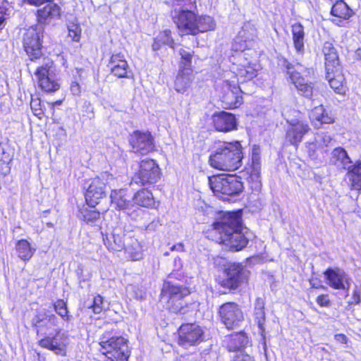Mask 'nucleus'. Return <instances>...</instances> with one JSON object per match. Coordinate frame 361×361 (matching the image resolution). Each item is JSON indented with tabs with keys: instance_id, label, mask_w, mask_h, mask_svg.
I'll return each instance as SVG.
<instances>
[{
	"instance_id": "nucleus-1",
	"label": "nucleus",
	"mask_w": 361,
	"mask_h": 361,
	"mask_svg": "<svg viewBox=\"0 0 361 361\" xmlns=\"http://www.w3.org/2000/svg\"><path fill=\"white\" fill-rule=\"evenodd\" d=\"M241 211L226 212L214 222V230L220 234V243L231 250H240L247 243V240L242 232Z\"/></svg>"
},
{
	"instance_id": "nucleus-2",
	"label": "nucleus",
	"mask_w": 361,
	"mask_h": 361,
	"mask_svg": "<svg viewBox=\"0 0 361 361\" xmlns=\"http://www.w3.org/2000/svg\"><path fill=\"white\" fill-rule=\"evenodd\" d=\"M242 150L239 142H224L209 157L210 166L222 171H235L242 165Z\"/></svg>"
},
{
	"instance_id": "nucleus-3",
	"label": "nucleus",
	"mask_w": 361,
	"mask_h": 361,
	"mask_svg": "<svg viewBox=\"0 0 361 361\" xmlns=\"http://www.w3.org/2000/svg\"><path fill=\"white\" fill-rule=\"evenodd\" d=\"M99 351L111 361H128L130 356L128 341L121 336H114L110 331L100 337Z\"/></svg>"
},
{
	"instance_id": "nucleus-4",
	"label": "nucleus",
	"mask_w": 361,
	"mask_h": 361,
	"mask_svg": "<svg viewBox=\"0 0 361 361\" xmlns=\"http://www.w3.org/2000/svg\"><path fill=\"white\" fill-rule=\"evenodd\" d=\"M189 294V290L185 287L165 283L162 289L161 300H166V307L171 312L185 314L189 312V307L183 298Z\"/></svg>"
},
{
	"instance_id": "nucleus-5",
	"label": "nucleus",
	"mask_w": 361,
	"mask_h": 361,
	"mask_svg": "<svg viewBox=\"0 0 361 361\" xmlns=\"http://www.w3.org/2000/svg\"><path fill=\"white\" fill-rule=\"evenodd\" d=\"M112 180L111 174L104 172L86 182L85 197L90 207H94L99 204V200L106 196L107 186Z\"/></svg>"
},
{
	"instance_id": "nucleus-6",
	"label": "nucleus",
	"mask_w": 361,
	"mask_h": 361,
	"mask_svg": "<svg viewBox=\"0 0 361 361\" xmlns=\"http://www.w3.org/2000/svg\"><path fill=\"white\" fill-rule=\"evenodd\" d=\"M43 27L32 26L23 34V44L31 61L39 59L42 56V39Z\"/></svg>"
},
{
	"instance_id": "nucleus-7",
	"label": "nucleus",
	"mask_w": 361,
	"mask_h": 361,
	"mask_svg": "<svg viewBox=\"0 0 361 361\" xmlns=\"http://www.w3.org/2000/svg\"><path fill=\"white\" fill-rule=\"evenodd\" d=\"M209 185L216 196H220V195H235L241 192L243 188V183L239 178L232 175L209 178Z\"/></svg>"
},
{
	"instance_id": "nucleus-8",
	"label": "nucleus",
	"mask_w": 361,
	"mask_h": 361,
	"mask_svg": "<svg viewBox=\"0 0 361 361\" xmlns=\"http://www.w3.org/2000/svg\"><path fill=\"white\" fill-rule=\"evenodd\" d=\"M32 324L36 329L37 334L44 336L56 333L59 319L49 310L43 308L39 310L32 319Z\"/></svg>"
},
{
	"instance_id": "nucleus-9",
	"label": "nucleus",
	"mask_w": 361,
	"mask_h": 361,
	"mask_svg": "<svg viewBox=\"0 0 361 361\" xmlns=\"http://www.w3.org/2000/svg\"><path fill=\"white\" fill-rule=\"evenodd\" d=\"M160 169L158 164L152 159L142 160L140 164V169L132 178L130 185H145L153 184L160 178Z\"/></svg>"
},
{
	"instance_id": "nucleus-10",
	"label": "nucleus",
	"mask_w": 361,
	"mask_h": 361,
	"mask_svg": "<svg viewBox=\"0 0 361 361\" xmlns=\"http://www.w3.org/2000/svg\"><path fill=\"white\" fill-rule=\"evenodd\" d=\"M68 336L65 332H61V329H56V333L54 336H44L39 341V345L44 348L53 351L56 355H66L67 346L68 345Z\"/></svg>"
},
{
	"instance_id": "nucleus-11",
	"label": "nucleus",
	"mask_w": 361,
	"mask_h": 361,
	"mask_svg": "<svg viewBox=\"0 0 361 361\" xmlns=\"http://www.w3.org/2000/svg\"><path fill=\"white\" fill-rule=\"evenodd\" d=\"M203 330L195 324H185L178 330V344L185 348L197 345L203 340Z\"/></svg>"
},
{
	"instance_id": "nucleus-12",
	"label": "nucleus",
	"mask_w": 361,
	"mask_h": 361,
	"mask_svg": "<svg viewBox=\"0 0 361 361\" xmlns=\"http://www.w3.org/2000/svg\"><path fill=\"white\" fill-rule=\"evenodd\" d=\"M242 90L239 86L231 85L228 81L222 85V96L221 97L222 107L224 109H235L243 103Z\"/></svg>"
},
{
	"instance_id": "nucleus-13",
	"label": "nucleus",
	"mask_w": 361,
	"mask_h": 361,
	"mask_svg": "<svg viewBox=\"0 0 361 361\" xmlns=\"http://www.w3.org/2000/svg\"><path fill=\"white\" fill-rule=\"evenodd\" d=\"M222 322L228 329H233L243 320V314L238 305L234 302H226L219 308Z\"/></svg>"
},
{
	"instance_id": "nucleus-14",
	"label": "nucleus",
	"mask_w": 361,
	"mask_h": 361,
	"mask_svg": "<svg viewBox=\"0 0 361 361\" xmlns=\"http://www.w3.org/2000/svg\"><path fill=\"white\" fill-rule=\"evenodd\" d=\"M324 275L330 287L337 290L348 289L350 279L343 270L338 268H328Z\"/></svg>"
},
{
	"instance_id": "nucleus-15",
	"label": "nucleus",
	"mask_w": 361,
	"mask_h": 361,
	"mask_svg": "<svg viewBox=\"0 0 361 361\" xmlns=\"http://www.w3.org/2000/svg\"><path fill=\"white\" fill-rule=\"evenodd\" d=\"M172 17L173 22L181 32L193 35L197 16L192 9L173 13Z\"/></svg>"
},
{
	"instance_id": "nucleus-16",
	"label": "nucleus",
	"mask_w": 361,
	"mask_h": 361,
	"mask_svg": "<svg viewBox=\"0 0 361 361\" xmlns=\"http://www.w3.org/2000/svg\"><path fill=\"white\" fill-rule=\"evenodd\" d=\"M260 149L254 145L252 150V171L250 173V188L253 192L258 193L262 188L260 171Z\"/></svg>"
},
{
	"instance_id": "nucleus-17",
	"label": "nucleus",
	"mask_w": 361,
	"mask_h": 361,
	"mask_svg": "<svg viewBox=\"0 0 361 361\" xmlns=\"http://www.w3.org/2000/svg\"><path fill=\"white\" fill-rule=\"evenodd\" d=\"M243 267L240 264L230 263L224 269L226 279L220 283L223 287L230 289L237 288L243 281Z\"/></svg>"
},
{
	"instance_id": "nucleus-18",
	"label": "nucleus",
	"mask_w": 361,
	"mask_h": 361,
	"mask_svg": "<svg viewBox=\"0 0 361 361\" xmlns=\"http://www.w3.org/2000/svg\"><path fill=\"white\" fill-rule=\"evenodd\" d=\"M36 16L38 27H43L42 26L49 25L53 20L60 18L61 8L51 0L44 7L38 9Z\"/></svg>"
},
{
	"instance_id": "nucleus-19",
	"label": "nucleus",
	"mask_w": 361,
	"mask_h": 361,
	"mask_svg": "<svg viewBox=\"0 0 361 361\" xmlns=\"http://www.w3.org/2000/svg\"><path fill=\"white\" fill-rule=\"evenodd\" d=\"M111 73L119 78H128L130 73V67L125 56L121 53L113 54L108 63Z\"/></svg>"
},
{
	"instance_id": "nucleus-20",
	"label": "nucleus",
	"mask_w": 361,
	"mask_h": 361,
	"mask_svg": "<svg viewBox=\"0 0 361 361\" xmlns=\"http://www.w3.org/2000/svg\"><path fill=\"white\" fill-rule=\"evenodd\" d=\"M49 64L45 63L38 67L35 72L39 87L47 92H55L59 89V83L51 78L49 73Z\"/></svg>"
},
{
	"instance_id": "nucleus-21",
	"label": "nucleus",
	"mask_w": 361,
	"mask_h": 361,
	"mask_svg": "<svg viewBox=\"0 0 361 361\" xmlns=\"http://www.w3.org/2000/svg\"><path fill=\"white\" fill-rule=\"evenodd\" d=\"M103 240L108 250L121 251L124 248V233L121 228H115L111 233L103 234Z\"/></svg>"
},
{
	"instance_id": "nucleus-22",
	"label": "nucleus",
	"mask_w": 361,
	"mask_h": 361,
	"mask_svg": "<svg viewBox=\"0 0 361 361\" xmlns=\"http://www.w3.org/2000/svg\"><path fill=\"white\" fill-rule=\"evenodd\" d=\"M214 125L217 131L227 133L236 127V120L234 115L221 111L214 116Z\"/></svg>"
},
{
	"instance_id": "nucleus-23",
	"label": "nucleus",
	"mask_w": 361,
	"mask_h": 361,
	"mask_svg": "<svg viewBox=\"0 0 361 361\" xmlns=\"http://www.w3.org/2000/svg\"><path fill=\"white\" fill-rule=\"evenodd\" d=\"M287 68L290 79L298 92L305 97L312 98L314 91L312 84L307 82L305 79L301 77L300 73L291 71L289 66H287Z\"/></svg>"
},
{
	"instance_id": "nucleus-24",
	"label": "nucleus",
	"mask_w": 361,
	"mask_h": 361,
	"mask_svg": "<svg viewBox=\"0 0 361 361\" xmlns=\"http://www.w3.org/2000/svg\"><path fill=\"white\" fill-rule=\"evenodd\" d=\"M326 71V78L329 81L331 87L338 94H343L345 92V78L341 71L340 66L331 71Z\"/></svg>"
},
{
	"instance_id": "nucleus-25",
	"label": "nucleus",
	"mask_w": 361,
	"mask_h": 361,
	"mask_svg": "<svg viewBox=\"0 0 361 361\" xmlns=\"http://www.w3.org/2000/svg\"><path fill=\"white\" fill-rule=\"evenodd\" d=\"M331 162L336 167L347 171L354 164L347 152L342 147H336L333 150Z\"/></svg>"
},
{
	"instance_id": "nucleus-26",
	"label": "nucleus",
	"mask_w": 361,
	"mask_h": 361,
	"mask_svg": "<svg viewBox=\"0 0 361 361\" xmlns=\"http://www.w3.org/2000/svg\"><path fill=\"white\" fill-rule=\"evenodd\" d=\"M129 142L133 151L141 154H147L154 147L152 137H131Z\"/></svg>"
},
{
	"instance_id": "nucleus-27",
	"label": "nucleus",
	"mask_w": 361,
	"mask_h": 361,
	"mask_svg": "<svg viewBox=\"0 0 361 361\" xmlns=\"http://www.w3.org/2000/svg\"><path fill=\"white\" fill-rule=\"evenodd\" d=\"M345 179L352 190H361V161H355L353 166L347 171Z\"/></svg>"
},
{
	"instance_id": "nucleus-28",
	"label": "nucleus",
	"mask_w": 361,
	"mask_h": 361,
	"mask_svg": "<svg viewBox=\"0 0 361 361\" xmlns=\"http://www.w3.org/2000/svg\"><path fill=\"white\" fill-rule=\"evenodd\" d=\"M322 52L325 58L326 70L331 71L339 66L338 56L332 43L325 42L323 45Z\"/></svg>"
},
{
	"instance_id": "nucleus-29",
	"label": "nucleus",
	"mask_w": 361,
	"mask_h": 361,
	"mask_svg": "<svg viewBox=\"0 0 361 361\" xmlns=\"http://www.w3.org/2000/svg\"><path fill=\"white\" fill-rule=\"evenodd\" d=\"M110 197L111 204L118 209L126 210L130 204V197L126 189L112 190Z\"/></svg>"
},
{
	"instance_id": "nucleus-30",
	"label": "nucleus",
	"mask_w": 361,
	"mask_h": 361,
	"mask_svg": "<svg viewBox=\"0 0 361 361\" xmlns=\"http://www.w3.org/2000/svg\"><path fill=\"white\" fill-rule=\"evenodd\" d=\"M331 14L339 19H333V22L339 26H343L341 23L348 20L353 15V11L343 1H337L331 8Z\"/></svg>"
},
{
	"instance_id": "nucleus-31",
	"label": "nucleus",
	"mask_w": 361,
	"mask_h": 361,
	"mask_svg": "<svg viewBox=\"0 0 361 361\" xmlns=\"http://www.w3.org/2000/svg\"><path fill=\"white\" fill-rule=\"evenodd\" d=\"M123 249L127 257L132 260H139L142 257L141 246L135 238H128L125 241Z\"/></svg>"
},
{
	"instance_id": "nucleus-32",
	"label": "nucleus",
	"mask_w": 361,
	"mask_h": 361,
	"mask_svg": "<svg viewBox=\"0 0 361 361\" xmlns=\"http://www.w3.org/2000/svg\"><path fill=\"white\" fill-rule=\"evenodd\" d=\"M255 319L257 323L259 328V333L264 338V334L265 328L264 326L265 321V312H264V302L262 298H257L255 304Z\"/></svg>"
},
{
	"instance_id": "nucleus-33",
	"label": "nucleus",
	"mask_w": 361,
	"mask_h": 361,
	"mask_svg": "<svg viewBox=\"0 0 361 361\" xmlns=\"http://www.w3.org/2000/svg\"><path fill=\"white\" fill-rule=\"evenodd\" d=\"M192 80V71H179L174 82V88L178 92L183 93L190 86Z\"/></svg>"
},
{
	"instance_id": "nucleus-34",
	"label": "nucleus",
	"mask_w": 361,
	"mask_h": 361,
	"mask_svg": "<svg viewBox=\"0 0 361 361\" xmlns=\"http://www.w3.org/2000/svg\"><path fill=\"white\" fill-rule=\"evenodd\" d=\"M216 23L214 19L209 16H202L196 18L195 27L193 35L200 32H204L212 30L215 28Z\"/></svg>"
},
{
	"instance_id": "nucleus-35",
	"label": "nucleus",
	"mask_w": 361,
	"mask_h": 361,
	"mask_svg": "<svg viewBox=\"0 0 361 361\" xmlns=\"http://www.w3.org/2000/svg\"><path fill=\"white\" fill-rule=\"evenodd\" d=\"M310 118L315 126L318 124L331 123L334 119L326 112L322 105L317 106L311 112Z\"/></svg>"
},
{
	"instance_id": "nucleus-36",
	"label": "nucleus",
	"mask_w": 361,
	"mask_h": 361,
	"mask_svg": "<svg viewBox=\"0 0 361 361\" xmlns=\"http://www.w3.org/2000/svg\"><path fill=\"white\" fill-rule=\"evenodd\" d=\"M16 250L18 257L24 261L29 260L35 251V249L32 248L26 240H18L16 245Z\"/></svg>"
},
{
	"instance_id": "nucleus-37",
	"label": "nucleus",
	"mask_w": 361,
	"mask_h": 361,
	"mask_svg": "<svg viewBox=\"0 0 361 361\" xmlns=\"http://www.w3.org/2000/svg\"><path fill=\"white\" fill-rule=\"evenodd\" d=\"M133 200L136 204L144 207H149L154 204L152 194L150 191L145 189L135 193Z\"/></svg>"
},
{
	"instance_id": "nucleus-38",
	"label": "nucleus",
	"mask_w": 361,
	"mask_h": 361,
	"mask_svg": "<svg viewBox=\"0 0 361 361\" xmlns=\"http://www.w3.org/2000/svg\"><path fill=\"white\" fill-rule=\"evenodd\" d=\"M292 34L294 46L298 51H301L304 47L305 32L303 27L300 23L292 25Z\"/></svg>"
},
{
	"instance_id": "nucleus-39",
	"label": "nucleus",
	"mask_w": 361,
	"mask_h": 361,
	"mask_svg": "<svg viewBox=\"0 0 361 361\" xmlns=\"http://www.w3.org/2000/svg\"><path fill=\"white\" fill-rule=\"evenodd\" d=\"M180 56V70L192 71V59L194 51L190 49L180 48L178 51Z\"/></svg>"
},
{
	"instance_id": "nucleus-40",
	"label": "nucleus",
	"mask_w": 361,
	"mask_h": 361,
	"mask_svg": "<svg viewBox=\"0 0 361 361\" xmlns=\"http://www.w3.org/2000/svg\"><path fill=\"white\" fill-rule=\"evenodd\" d=\"M195 7V2L192 0H173L171 14L192 9Z\"/></svg>"
},
{
	"instance_id": "nucleus-41",
	"label": "nucleus",
	"mask_w": 361,
	"mask_h": 361,
	"mask_svg": "<svg viewBox=\"0 0 361 361\" xmlns=\"http://www.w3.org/2000/svg\"><path fill=\"white\" fill-rule=\"evenodd\" d=\"M54 309L56 314L59 315L61 319L66 322H69L71 319V315L68 313L66 302L63 300H57L54 303Z\"/></svg>"
},
{
	"instance_id": "nucleus-42",
	"label": "nucleus",
	"mask_w": 361,
	"mask_h": 361,
	"mask_svg": "<svg viewBox=\"0 0 361 361\" xmlns=\"http://www.w3.org/2000/svg\"><path fill=\"white\" fill-rule=\"evenodd\" d=\"M247 40L245 31L240 32L234 39L232 49L235 51L243 52L247 48Z\"/></svg>"
},
{
	"instance_id": "nucleus-43",
	"label": "nucleus",
	"mask_w": 361,
	"mask_h": 361,
	"mask_svg": "<svg viewBox=\"0 0 361 361\" xmlns=\"http://www.w3.org/2000/svg\"><path fill=\"white\" fill-rule=\"evenodd\" d=\"M80 217L87 224H93L100 218V213L96 210L83 209L80 212Z\"/></svg>"
},
{
	"instance_id": "nucleus-44",
	"label": "nucleus",
	"mask_w": 361,
	"mask_h": 361,
	"mask_svg": "<svg viewBox=\"0 0 361 361\" xmlns=\"http://www.w3.org/2000/svg\"><path fill=\"white\" fill-rule=\"evenodd\" d=\"M13 9L8 2H2L0 4V28L4 26L5 21L10 18Z\"/></svg>"
},
{
	"instance_id": "nucleus-45",
	"label": "nucleus",
	"mask_w": 361,
	"mask_h": 361,
	"mask_svg": "<svg viewBox=\"0 0 361 361\" xmlns=\"http://www.w3.org/2000/svg\"><path fill=\"white\" fill-rule=\"evenodd\" d=\"M291 128L288 130L289 134L293 135H303L307 133L309 127L307 124L302 121H297L294 123H290Z\"/></svg>"
},
{
	"instance_id": "nucleus-46",
	"label": "nucleus",
	"mask_w": 361,
	"mask_h": 361,
	"mask_svg": "<svg viewBox=\"0 0 361 361\" xmlns=\"http://www.w3.org/2000/svg\"><path fill=\"white\" fill-rule=\"evenodd\" d=\"M126 210L127 211V214L135 221H138L139 217H142V219H147L149 216V214L147 212L141 209L138 207H128Z\"/></svg>"
},
{
	"instance_id": "nucleus-47",
	"label": "nucleus",
	"mask_w": 361,
	"mask_h": 361,
	"mask_svg": "<svg viewBox=\"0 0 361 361\" xmlns=\"http://www.w3.org/2000/svg\"><path fill=\"white\" fill-rule=\"evenodd\" d=\"M68 37L75 42H79L81 35V29L78 23H69L68 24Z\"/></svg>"
},
{
	"instance_id": "nucleus-48",
	"label": "nucleus",
	"mask_w": 361,
	"mask_h": 361,
	"mask_svg": "<svg viewBox=\"0 0 361 361\" xmlns=\"http://www.w3.org/2000/svg\"><path fill=\"white\" fill-rule=\"evenodd\" d=\"M30 108L35 116L41 118L44 115V108L42 105L41 100L38 97L31 98Z\"/></svg>"
},
{
	"instance_id": "nucleus-49",
	"label": "nucleus",
	"mask_w": 361,
	"mask_h": 361,
	"mask_svg": "<svg viewBox=\"0 0 361 361\" xmlns=\"http://www.w3.org/2000/svg\"><path fill=\"white\" fill-rule=\"evenodd\" d=\"M159 36V40H161L163 44H166L171 47H173V39L171 36V31L166 30L162 32H160Z\"/></svg>"
},
{
	"instance_id": "nucleus-50",
	"label": "nucleus",
	"mask_w": 361,
	"mask_h": 361,
	"mask_svg": "<svg viewBox=\"0 0 361 361\" xmlns=\"http://www.w3.org/2000/svg\"><path fill=\"white\" fill-rule=\"evenodd\" d=\"M104 301L103 298L98 295L94 298L93 304L92 305V308L93 312L95 314H99L104 310Z\"/></svg>"
},
{
	"instance_id": "nucleus-51",
	"label": "nucleus",
	"mask_w": 361,
	"mask_h": 361,
	"mask_svg": "<svg viewBox=\"0 0 361 361\" xmlns=\"http://www.w3.org/2000/svg\"><path fill=\"white\" fill-rule=\"evenodd\" d=\"M316 302L321 307H328L331 305V301L327 294L319 295L316 299Z\"/></svg>"
},
{
	"instance_id": "nucleus-52",
	"label": "nucleus",
	"mask_w": 361,
	"mask_h": 361,
	"mask_svg": "<svg viewBox=\"0 0 361 361\" xmlns=\"http://www.w3.org/2000/svg\"><path fill=\"white\" fill-rule=\"evenodd\" d=\"M130 288L133 291V297L135 299L137 300H142L145 298L146 294L142 290L135 286H132Z\"/></svg>"
},
{
	"instance_id": "nucleus-53",
	"label": "nucleus",
	"mask_w": 361,
	"mask_h": 361,
	"mask_svg": "<svg viewBox=\"0 0 361 361\" xmlns=\"http://www.w3.org/2000/svg\"><path fill=\"white\" fill-rule=\"evenodd\" d=\"M361 301V293L360 290L357 288H355L353 290V295L351 298V301L349 302L350 305H357Z\"/></svg>"
},
{
	"instance_id": "nucleus-54",
	"label": "nucleus",
	"mask_w": 361,
	"mask_h": 361,
	"mask_svg": "<svg viewBox=\"0 0 361 361\" xmlns=\"http://www.w3.org/2000/svg\"><path fill=\"white\" fill-rule=\"evenodd\" d=\"M247 355L245 353L244 350L239 349L233 358V361H247Z\"/></svg>"
},
{
	"instance_id": "nucleus-55",
	"label": "nucleus",
	"mask_w": 361,
	"mask_h": 361,
	"mask_svg": "<svg viewBox=\"0 0 361 361\" xmlns=\"http://www.w3.org/2000/svg\"><path fill=\"white\" fill-rule=\"evenodd\" d=\"M70 90L73 95L79 96L81 92V87L78 82H73L71 85Z\"/></svg>"
},
{
	"instance_id": "nucleus-56",
	"label": "nucleus",
	"mask_w": 361,
	"mask_h": 361,
	"mask_svg": "<svg viewBox=\"0 0 361 361\" xmlns=\"http://www.w3.org/2000/svg\"><path fill=\"white\" fill-rule=\"evenodd\" d=\"M160 226L159 221L158 220L154 219L149 224L144 225L145 226V229L147 231H155Z\"/></svg>"
},
{
	"instance_id": "nucleus-57",
	"label": "nucleus",
	"mask_w": 361,
	"mask_h": 361,
	"mask_svg": "<svg viewBox=\"0 0 361 361\" xmlns=\"http://www.w3.org/2000/svg\"><path fill=\"white\" fill-rule=\"evenodd\" d=\"M51 0H23V1L29 5L39 6L43 4L48 3Z\"/></svg>"
},
{
	"instance_id": "nucleus-58",
	"label": "nucleus",
	"mask_w": 361,
	"mask_h": 361,
	"mask_svg": "<svg viewBox=\"0 0 361 361\" xmlns=\"http://www.w3.org/2000/svg\"><path fill=\"white\" fill-rule=\"evenodd\" d=\"M163 44L161 42V40H159V36H157L154 41V43L152 44V49L154 51H157L160 49L161 45Z\"/></svg>"
},
{
	"instance_id": "nucleus-59",
	"label": "nucleus",
	"mask_w": 361,
	"mask_h": 361,
	"mask_svg": "<svg viewBox=\"0 0 361 361\" xmlns=\"http://www.w3.org/2000/svg\"><path fill=\"white\" fill-rule=\"evenodd\" d=\"M171 251L176 250L178 252H183V251H184V245L182 243H178L177 245H174L172 247H171Z\"/></svg>"
},
{
	"instance_id": "nucleus-60",
	"label": "nucleus",
	"mask_w": 361,
	"mask_h": 361,
	"mask_svg": "<svg viewBox=\"0 0 361 361\" xmlns=\"http://www.w3.org/2000/svg\"><path fill=\"white\" fill-rule=\"evenodd\" d=\"M262 202H261L259 200H257V202H256V203H255V207H256V209H252V212H255L256 210L259 209L262 207Z\"/></svg>"
},
{
	"instance_id": "nucleus-61",
	"label": "nucleus",
	"mask_w": 361,
	"mask_h": 361,
	"mask_svg": "<svg viewBox=\"0 0 361 361\" xmlns=\"http://www.w3.org/2000/svg\"><path fill=\"white\" fill-rule=\"evenodd\" d=\"M310 285H311V286H312V288H318L319 287V286L317 285V284L313 281V280H310Z\"/></svg>"
},
{
	"instance_id": "nucleus-62",
	"label": "nucleus",
	"mask_w": 361,
	"mask_h": 361,
	"mask_svg": "<svg viewBox=\"0 0 361 361\" xmlns=\"http://www.w3.org/2000/svg\"><path fill=\"white\" fill-rule=\"evenodd\" d=\"M254 260H255V257H250V259H249L250 264V263H252V262H253Z\"/></svg>"
},
{
	"instance_id": "nucleus-63",
	"label": "nucleus",
	"mask_w": 361,
	"mask_h": 361,
	"mask_svg": "<svg viewBox=\"0 0 361 361\" xmlns=\"http://www.w3.org/2000/svg\"><path fill=\"white\" fill-rule=\"evenodd\" d=\"M338 336L341 337L343 339H345V336L343 334L338 335Z\"/></svg>"
},
{
	"instance_id": "nucleus-64",
	"label": "nucleus",
	"mask_w": 361,
	"mask_h": 361,
	"mask_svg": "<svg viewBox=\"0 0 361 361\" xmlns=\"http://www.w3.org/2000/svg\"><path fill=\"white\" fill-rule=\"evenodd\" d=\"M357 54L361 56V50L360 49L357 51Z\"/></svg>"
}]
</instances>
